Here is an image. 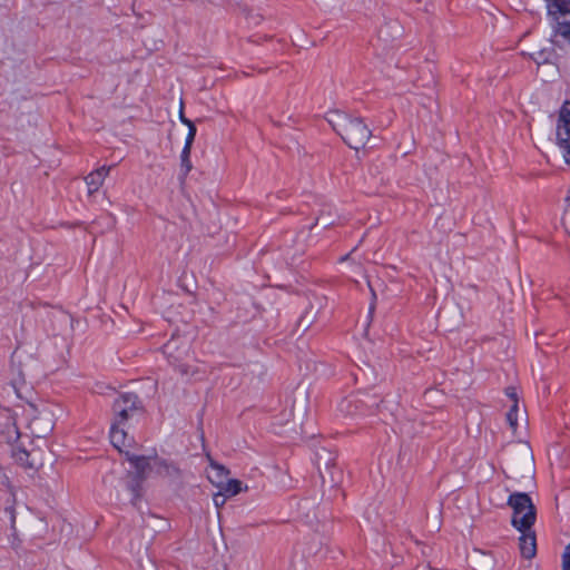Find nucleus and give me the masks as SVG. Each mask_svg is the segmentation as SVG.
I'll use <instances>...</instances> for the list:
<instances>
[{"instance_id": "obj_30", "label": "nucleus", "mask_w": 570, "mask_h": 570, "mask_svg": "<svg viewBox=\"0 0 570 570\" xmlns=\"http://www.w3.org/2000/svg\"><path fill=\"white\" fill-rule=\"evenodd\" d=\"M348 256H350V255L347 254V255H345V256L341 257V258H340V262H344V261H346V259L348 258Z\"/></svg>"}, {"instance_id": "obj_29", "label": "nucleus", "mask_w": 570, "mask_h": 570, "mask_svg": "<svg viewBox=\"0 0 570 570\" xmlns=\"http://www.w3.org/2000/svg\"><path fill=\"white\" fill-rule=\"evenodd\" d=\"M179 371L181 374H187V368L185 366H179Z\"/></svg>"}, {"instance_id": "obj_22", "label": "nucleus", "mask_w": 570, "mask_h": 570, "mask_svg": "<svg viewBox=\"0 0 570 570\" xmlns=\"http://www.w3.org/2000/svg\"><path fill=\"white\" fill-rule=\"evenodd\" d=\"M505 394L511 400L512 404H519L517 391L514 387H508L505 390Z\"/></svg>"}, {"instance_id": "obj_5", "label": "nucleus", "mask_w": 570, "mask_h": 570, "mask_svg": "<svg viewBox=\"0 0 570 570\" xmlns=\"http://www.w3.org/2000/svg\"><path fill=\"white\" fill-rule=\"evenodd\" d=\"M557 144L561 149L563 159L570 164V101L563 102L557 124Z\"/></svg>"}, {"instance_id": "obj_19", "label": "nucleus", "mask_w": 570, "mask_h": 570, "mask_svg": "<svg viewBox=\"0 0 570 570\" xmlns=\"http://www.w3.org/2000/svg\"><path fill=\"white\" fill-rule=\"evenodd\" d=\"M187 127H188V134H187V137L185 139L184 147L191 149V146H193V142H194V139H195V136H196V127H195L194 124L189 125Z\"/></svg>"}, {"instance_id": "obj_6", "label": "nucleus", "mask_w": 570, "mask_h": 570, "mask_svg": "<svg viewBox=\"0 0 570 570\" xmlns=\"http://www.w3.org/2000/svg\"><path fill=\"white\" fill-rule=\"evenodd\" d=\"M126 458L132 468L136 470L137 478L139 479L136 484L130 485V491L132 493L131 502L136 504L138 499L140 498L141 482L147 476L148 472L154 469V460L155 458L145 456V455H135L129 452H126Z\"/></svg>"}, {"instance_id": "obj_4", "label": "nucleus", "mask_w": 570, "mask_h": 570, "mask_svg": "<svg viewBox=\"0 0 570 570\" xmlns=\"http://www.w3.org/2000/svg\"><path fill=\"white\" fill-rule=\"evenodd\" d=\"M549 16L557 22L554 42L570 47V0H544Z\"/></svg>"}, {"instance_id": "obj_18", "label": "nucleus", "mask_w": 570, "mask_h": 570, "mask_svg": "<svg viewBox=\"0 0 570 570\" xmlns=\"http://www.w3.org/2000/svg\"><path fill=\"white\" fill-rule=\"evenodd\" d=\"M354 405L352 404L351 400L344 399L338 404V410L345 414V415H353L354 414Z\"/></svg>"}, {"instance_id": "obj_2", "label": "nucleus", "mask_w": 570, "mask_h": 570, "mask_svg": "<svg viewBox=\"0 0 570 570\" xmlns=\"http://www.w3.org/2000/svg\"><path fill=\"white\" fill-rule=\"evenodd\" d=\"M504 473L521 487L534 485V459L528 443L519 442L511 449Z\"/></svg>"}, {"instance_id": "obj_21", "label": "nucleus", "mask_w": 570, "mask_h": 570, "mask_svg": "<svg viewBox=\"0 0 570 570\" xmlns=\"http://www.w3.org/2000/svg\"><path fill=\"white\" fill-rule=\"evenodd\" d=\"M480 562L482 563V570H492L493 559L488 554L480 556Z\"/></svg>"}, {"instance_id": "obj_28", "label": "nucleus", "mask_w": 570, "mask_h": 570, "mask_svg": "<svg viewBox=\"0 0 570 570\" xmlns=\"http://www.w3.org/2000/svg\"><path fill=\"white\" fill-rule=\"evenodd\" d=\"M298 395L301 396L302 403L304 404V402L306 401V393H305V391H299Z\"/></svg>"}, {"instance_id": "obj_17", "label": "nucleus", "mask_w": 570, "mask_h": 570, "mask_svg": "<svg viewBox=\"0 0 570 570\" xmlns=\"http://www.w3.org/2000/svg\"><path fill=\"white\" fill-rule=\"evenodd\" d=\"M519 404H511L508 413H507V421L513 432H515L518 428V416H519Z\"/></svg>"}, {"instance_id": "obj_8", "label": "nucleus", "mask_w": 570, "mask_h": 570, "mask_svg": "<svg viewBox=\"0 0 570 570\" xmlns=\"http://www.w3.org/2000/svg\"><path fill=\"white\" fill-rule=\"evenodd\" d=\"M136 409L137 396L130 393L122 394L114 403V423L122 424Z\"/></svg>"}, {"instance_id": "obj_26", "label": "nucleus", "mask_w": 570, "mask_h": 570, "mask_svg": "<svg viewBox=\"0 0 570 570\" xmlns=\"http://www.w3.org/2000/svg\"><path fill=\"white\" fill-rule=\"evenodd\" d=\"M12 386H13V389H14V391H16L17 395H18L19 397H22V394H21V386H18V383H16V382H13Z\"/></svg>"}, {"instance_id": "obj_7", "label": "nucleus", "mask_w": 570, "mask_h": 570, "mask_svg": "<svg viewBox=\"0 0 570 570\" xmlns=\"http://www.w3.org/2000/svg\"><path fill=\"white\" fill-rule=\"evenodd\" d=\"M154 470L157 475L165 479L171 484H180L183 481V471L174 462L159 459L155 456L154 460Z\"/></svg>"}, {"instance_id": "obj_3", "label": "nucleus", "mask_w": 570, "mask_h": 570, "mask_svg": "<svg viewBox=\"0 0 570 570\" xmlns=\"http://www.w3.org/2000/svg\"><path fill=\"white\" fill-rule=\"evenodd\" d=\"M507 504L512 510L511 524L513 528H533L537 520V509L528 493L512 492Z\"/></svg>"}, {"instance_id": "obj_23", "label": "nucleus", "mask_w": 570, "mask_h": 570, "mask_svg": "<svg viewBox=\"0 0 570 570\" xmlns=\"http://www.w3.org/2000/svg\"><path fill=\"white\" fill-rule=\"evenodd\" d=\"M184 106H183V101L180 102V110H179V120L186 125V126H189V125H193L194 122L186 118L185 115H184V110H183Z\"/></svg>"}, {"instance_id": "obj_11", "label": "nucleus", "mask_w": 570, "mask_h": 570, "mask_svg": "<svg viewBox=\"0 0 570 570\" xmlns=\"http://www.w3.org/2000/svg\"><path fill=\"white\" fill-rule=\"evenodd\" d=\"M111 169V166H102L94 171H91L86 177V184L88 186V193L94 194L99 190V188L102 186L105 179L109 175Z\"/></svg>"}, {"instance_id": "obj_20", "label": "nucleus", "mask_w": 570, "mask_h": 570, "mask_svg": "<svg viewBox=\"0 0 570 570\" xmlns=\"http://www.w3.org/2000/svg\"><path fill=\"white\" fill-rule=\"evenodd\" d=\"M213 502L217 509L222 508L226 503V495L222 491H218L213 497Z\"/></svg>"}, {"instance_id": "obj_9", "label": "nucleus", "mask_w": 570, "mask_h": 570, "mask_svg": "<svg viewBox=\"0 0 570 570\" xmlns=\"http://www.w3.org/2000/svg\"><path fill=\"white\" fill-rule=\"evenodd\" d=\"M517 530L521 533L519 537L521 556L525 559H532L537 553V539L533 528Z\"/></svg>"}, {"instance_id": "obj_16", "label": "nucleus", "mask_w": 570, "mask_h": 570, "mask_svg": "<svg viewBox=\"0 0 570 570\" xmlns=\"http://www.w3.org/2000/svg\"><path fill=\"white\" fill-rule=\"evenodd\" d=\"M190 148L183 147L181 154H180V169H181V178L185 179L189 171L193 169V165L190 161Z\"/></svg>"}, {"instance_id": "obj_10", "label": "nucleus", "mask_w": 570, "mask_h": 570, "mask_svg": "<svg viewBox=\"0 0 570 570\" xmlns=\"http://www.w3.org/2000/svg\"><path fill=\"white\" fill-rule=\"evenodd\" d=\"M544 51H541L538 56L533 57V59L538 63V73L541 78L543 80H550L558 75V67L556 63L549 61L548 57H544Z\"/></svg>"}, {"instance_id": "obj_27", "label": "nucleus", "mask_w": 570, "mask_h": 570, "mask_svg": "<svg viewBox=\"0 0 570 570\" xmlns=\"http://www.w3.org/2000/svg\"><path fill=\"white\" fill-rule=\"evenodd\" d=\"M312 323V320H307L305 321V317H303L301 321H299V324L304 326V328H307Z\"/></svg>"}, {"instance_id": "obj_12", "label": "nucleus", "mask_w": 570, "mask_h": 570, "mask_svg": "<svg viewBox=\"0 0 570 570\" xmlns=\"http://www.w3.org/2000/svg\"><path fill=\"white\" fill-rule=\"evenodd\" d=\"M121 424L112 423L110 429V441L112 445L121 453L129 452L130 440L124 429H120Z\"/></svg>"}, {"instance_id": "obj_31", "label": "nucleus", "mask_w": 570, "mask_h": 570, "mask_svg": "<svg viewBox=\"0 0 570 570\" xmlns=\"http://www.w3.org/2000/svg\"><path fill=\"white\" fill-rule=\"evenodd\" d=\"M563 570H570V566H568V567L563 568Z\"/></svg>"}, {"instance_id": "obj_25", "label": "nucleus", "mask_w": 570, "mask_h": 570, "mask_svg": "<svg viewBox=\"0 0 570 570\" xmlns=\"http://www.w3.org/2000/svg\"><path fill=\"white\" fill-rule=\"evenodd\" d=\"M570 566V543L566 547L563 553V568Z\"/></svg>"}, {"instance_id": "obj_15", "label": "nucleus", "mask_w": 570, "mask_h": 570, "mask_svg": "<svg viewBox=\"0 0 570 570\" xmlns=\"http://www.w3.org/2000/svg\"><path fill=\"white\" fill-rule=\"evenodd\" d=\"M219 489L223 493H225L226 497H234L244 490L242 482L236 479L224 482L223 487H219Z\"/></svg>"}, {"instance_id": "obj_24", "label": "nucleus", "mask_w": 570, "mask_h": 570, "mask_svg": "<svg viewBox=\"0 0 570 570\" xmlns=\"http://www.w3.org/2000/svg\"><path fill=\"white\" fill-rule=\"evenodd\" d=\"M176 347V344L175 342H168L165 346H164V353L170 357L173 355V352Z\"/></svg>"}, {"instance_id": "obj_1", "label": "nucleus", "mask_w": 570, "mask_h": 570, "mask_svg": "<svg viewBox=\"0 0 570 570\" xmlns=\"http://www.w3.org/2000/svg\"><path fill=\"white\" fill-rule=\"evenodd\" d=\"M327 121L351 148H363L372 136L371 130L358 117H352L342 111H331Z\"/></svg>"}, {"instance_id": "obj_14", "label": "nucleus", "mask_w": 570, "mask_h": 570, "mask_svg": "<svg viewBox=\"0 0 570 570\" xmlns=\"http://www.w3.org/2000/svg\"><path fill=\"white\" fill-rule=\"evenodd\" d=\"M12 456L22 465H33L29 460L30 453L21 444H16L12 446Z\"/></svg>"}, {"instance_id": "obj_13", "label": "nucleus", "mask_w": 570, "mask_h": 570, "mask_svg": "<svg viewBox=\"0 0 570 570\" xmlns=\"http://www.w3.org/2000/svg\"><path fill=\"white\" fill-rule=\"evenodd\" d=\"M228 475V471L225 466L219 465L210 460V471L208 472V480L217 488L223 487L225 479Z\"/></svg>"}]
</instances>
